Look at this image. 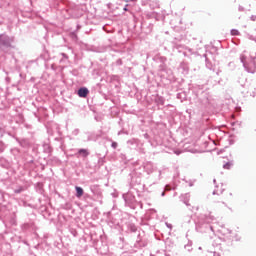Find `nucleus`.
<instances>
[{"label": "nucleus", "instance_id": "obj_1", "mask_svg": "<svg viewBox=\"0 0 256 256\" xmlns=\"http://www.w3.org/2000/svg\"><path fill=\"white\" fill-rule=\"evenodd\" d=\"M87 95H89V89L83 87V88H80V89L78 90V97H83V98H85V97H87Z\"/></svg>", "mask_w": 256, "mask_h": 256}, {"label": "nucleus", "instance_id": "obj_2", "mask_svg": "<svg viewBox=\"0 0 256 256\" xmlns=\"http://www.w3.org/2000/svg\"><path fill=\"white\" fill-rule=\"evenodd\" d=\"M0 45H9V37L0 35Z\"/></svg>", "mask_w": 256, "mask_h": 256}, {"label": "nucleus", "instance_id": "obj_3", "mask_svg": "<svg viewBox=\"0 0 256 256\" xmlns=\"http://www.w3.org/2000/svg\"><path fill=\"white\" fill-rule=\"evenodd\" d=\"M75 189H76V197L78 198L83 197V193H84L83 188L76 186Z\"/></svg>", "mask_w": 256, "mask_h": 256}, {"label": "nucleus", "instance_id": "obj_4", "mask_svg": "<svg viewBox=\"0 0 256 256\" xmlns=\"http://www.w3.org/2000/svg\"><path fill=\"white\" fill-rule=\"evenodd\" d=\"M78 153L82 157H87V155H89V152L86 149H80Z\"/></svg>", "mask_w": 256, "mask_h": 256}, {"label": "nucleus", "instance_id": "obj_5", "mask_svg": "<svg viewBox=\"0 0 256 256\" xmlns=\"http://www.w3.org/2000/svg\"><path fill=\"white\" fill-rule=\"evenodd\" d=\"M231 35H239V30H236V29L231 30Z\"/></svg>", "mask_w": 256, "mask_h": 256}, {"label": "nucleus", "instance_id": "obj_6", "mask_svg": "<svg viewBox=\"0 0 256 256\" xmlns=\"http://www.w3.org/2000/svg\"><path fill=\"white\" fill-rule=\"evenodd\" d=\"M232 196H233L232 193H228V194H226V199H231Z\"/></svg>", "mask_w": 256, "mask_h": 256}, {"label": "nucleus", "instance_id": "obj_7", "mask_svg": "<svg viewBox=\"0 0 256 256\" xmlns=\"http://www.w3.org/2000/svg\"><path fill=\"white\" fill-rule=\"evenodd\" d=\"M225 167V169H229V164H227L226 166H224Z\"/></svg>", "mask_w": 256, "mask_h": 256}, {"label": "nucleus", "instance_id": "obj_8", "mask_svg": "<svg viewBox=\"0 0 256 256\" xmlns=\"http://www.w3.org/2000/svg\"><path fill=\"white\" fill-rule=\"evenodd\" d=\"M15 193H21V191H15Z\"/></svg>", "mask_w": 256, "mask_h": 256}, {"label": "nucleus", "instance_id": "obj_9", "mask_svg": "<svg viewBox=\"0 0 256 256\" xmlns=\"http://www.w3.org/2000/svg\"><path fill=\"white\" fill-rule=\"evenodd\" d=\"M113 145V147H115V144H112Z\"/></svg>", "mask_w": 256, "mask_h": 256}, {"label": "nucleus", "instance_id": "obj_10", "mask_svg": "<svg viewBox=\"0 0 256 256\" xmlns=\"http://www.w3.org/2000/svg\"><path fill=\"white\" fill-rule=\"evenodd\" d=\"M131 1H137V0H131Z\"/></svg>", "mask_w": 256, "mask_h": 256}]
</instances>
